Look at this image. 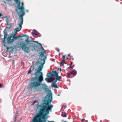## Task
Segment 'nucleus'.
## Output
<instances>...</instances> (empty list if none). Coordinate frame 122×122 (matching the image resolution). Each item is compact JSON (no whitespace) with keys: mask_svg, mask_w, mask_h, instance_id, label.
Masks as SVG:
<instances>
[{"mask_svg":"<svg viewBox=\"0 0 122 122\" xmlns=\"http://www.w3.org/2000/svg\"><path fill=\"white\" fill-rule=\"evenodd\" d=\"M39 61L38 62V64H40V65L39 66L37 70L34 73L35 76L38 75L39 74L41 75L38 77L39 81H37L36 77L32 79V81H33L31 83L30 85L31 89H33L34 91L36 92L42 90L40 89L39 86L41 84L40 82H41L43 80L42 73L41 71L43 68V65L45 63L44 59L41 60L40 59Z\"/></svg>","mask_w":122,"mask_h":122,"instance_id":"f257e3e1","label":"nucleus"},{"mask_svg":"<svg viewBox=\"0 0 122 122\" xmlns=\"http://www.w3.org/2000/svg\"><path fill=\"white\" fill-rule=\"evenodd\" d=\"M30 43H23L22 45H20L21 47L25 52H28L30 47H33V46H30Z\"/></svg>","mask_w":122,"mask_h":122,"instance_id":"f03ea898","label":"nucleus"},{"mask_svg":"<svg viewBox=\"0 0 122 122\" xmlns=\"http://www.w3.org/2000/svg\"><path fill=\"white\" fill-rule=\"evenodd\" d=\"M56 78V81L57 80H60L61 78L60 76H58V73L56 72L55 71L51 74L50 78L52 79L53 78L52 81H54Z\"/></svg>","mask_w":122,"mask_h":122,"instance_id":"7ed1b4c3","label":"nucleus"},{"mask_svg":"<svg viewBox=\"0 0 122 122\" xmlns=\"http://www.w3.org/2000/svg\"><path fill=\"white\" fill-rule=\"evenodd\" d=\"M38 44H40L41 46V51H42L43 52H42L41 53V56L40 57V58L41 57V58H39L38 59V61L36 62V63L37 64H38V62L39 61V60L40 59H41V60L44 59L45 61V59L46 58V57L44 55V54L45 53V50L43 48L42 46L41 45V44L40 43H39Z\"/></svg>","mask_w":122,"mask_h":122,"instance_id":"20e7f679","label":"nucleus"},{"mask_svg":"<svg viewBox=\"0 0 122 122\" xmlns=\"http://www.w3.org/2000/svg\"><path fill=\"white\" fill-rule=\"evenodd\" d=\"M38 32L35 30H33L32 35L34 37H38Z\"/></svg>","mask_w":122,"mask_h":122,"instance_id":"39448f33","label":"nucleus"},{"mask_svg":"<svg viewBox=\"0 0 122 122\" xmlns=\"http://www.w3.org/2000/svg\"><path fill=\"white\" fill-rule=\"evenodd\" d=\"M34 67L33 66H31L30 69L29 71L28 72V74H29V73L32 74L31 73H33V71L34 69Z\"/></svg>","mask_w":122,"mask_h":122,"instance_id":"423d86ee","label":"nucleus"},{"mask_svg":"<svg viewBox=\"0 0 122 122\" xmlns=\"http://www.w3.org/2000/svg\"><path fill=\"white\" fill-rule=\"evenodd\" d=\"M56 81H54L52 83V87L57 88V84H56Z\"/></svg>","mask_w":122,"mask_h":122,"instance_id":"0eeeda50","label":"nucleus"},{"mask_svg":"<svg viewBox=\"0 0 122 122\" xmlns=\"http://www.w3.org/2000/svg\"><path fill=\"white\" fill-rule=\"evenodd\" d=\"M51 76V75L50 76H49V77L48 78H46L45 79V80L46 81H48L49 82H51L52 81H52L53 79L52 78V79L50 78Z\"/></svg>","mask_w":122,"mask_h":122,"instance_id":"6e6552de","label":"nucleus"},{"mask_svg":"<svg viewBox=\"0 0 122 122\" xmlns=\"http://www.w3.org/2000/svg\"><path fill=\"white\" fill-rule=\"evenodd\" d=\"M11 36H10L8 37L7 38V41L8 43H11L12 42H11Z\"/></svg>","mask_w":122,"mask_h":122,"instance_id":"1a4fd4ad","label":"nucleus"},{"mask_svg":"<svg viewBox=\"0 0 122 122\" xmlns=\"http://www.w3.org/2000/svg\"><path fill=\"white\" fill-rule=\"evenodd\" d=\"M65 60L64 59H62L61 62L60 64V65L61 66H62L64 65V64H65Z\"/></svg>","mask_w":122,"mask_h":122,"instance_id":"9d476101","label":"nucleus"},{"mask_svg":"<svg viewBox=\"0 0 122 122\" xmlns=\"http://www.w3.org/2000/svg\"><path fill=\"white\" fill-rule=\"evenodd\" d=\"M20 37V36H18V37H14L13 39H11V42H13V41H14L15 40H17V39L18 37Z\"/></svg>","mask_w":122,"mask_h":122,"instance_id":"9b49d317","label":"nucleus"},{"mask_svg":"<svg viewBox=\"0 0 122 122\" xmlns=\"http://www.w3.org/2000/svg\"><path fill=\"white\" fill-rule=\"evenodd\" d=\"M62 116L64 117H66L67 116L66 113L64 112H62Z\"/></svg>","mask_w":122,"mask_h":122,"instance_id":"f8f14e48","label":"nucleus"},{"mask_svg":"<svg viewBox=\"0 0 122 122\" xmlns=\"http://www.w3.org/2000/svg\"><path fill=\"white\" fill-rule=\"evenodd\" d=\"M71 73V74L73 75H76V72L75 71H72Z\"/></svg>","mask_w":122,"mask_h":122,"instance_id":"ddd939ff","label":"nucleus"},{"mask_svg":"<svg viewBox=\"0 0 122 122\" xmlns=\"http://www.w3.org/2000/svg\"><path fill=\"white\" fill-rule=\"evenodd\" d=\"M5 36H6V35L5 34V36L4 37V38H3V43H4V44H5ZM4 46H5V47H6V48L7 49H8V47H7L6 46V45H4Z\"/></svg>","mask_w":122,"mask_h":122,"instance_id":"4468645a","label":"nucleus"},{"mask_svg":"<svg viewBox=\"0 0 122 122\" xmlns=\"http://www.w3.org/2000/svg\"><path fill=\"white\" fill-rule=\"evenodd\" d=\"M4 18H6V21L7 23V24L8 23V22L9 21V20L8 19V18L7 17H4Z\"/></svg>","mask_w":122,"mask_h":122,"instance_id":"2eb2a0df","label":"nucleus"},{"mask_svg":"<svg viewBox=\"0 0 122 122\" xmlns=\"http://www.w3.org/2000/svg\"><path fill=\"white\" fill-rule=\"evenodd\" d=\"M71 74V73H68L67 75V77L68 78H70V76Z\"/></svg>","mask_w":122,"mask_h":122,"instance_id":"dca6fc26","label":"nucleus"},{"mask_svg":"<svg viewBox=\"0 0 122 122\" xmlns=\"http://www.w3.org/2000/svg\"><path fill=\"white\" fill-rule=\"evenodd\" d=\"M73 68L71 66L69 67H68L67 69V70H71Z\"/></svg>","mask_w":122,"mask_h":122,"instance_id":"f3484780","label":"nucleus"},{"mask_svg":"<svg viewBox=\"0 0 122 122\" xmlns=\"http://www.w3.org/2000/svg\"><path fill=\"white\" fill-rule=\"evenodd\" d=\"M37 102H38L36 100L34 101L33 102L32 104V105H34L35 103H36Z\"/></svg>","mask_w":122,"mask_h":122,"instance_id":"a211bd4d","label":"nucleus"},{"mask_svg":"<svg viewBox=\"0 0 122 122\" xmlns=\"http://www.w3.org/2000/svg\"><path fill=\"white\" fill-rule=\"evenodd\" d=\"M29 38V37H28L27 38V39L25 40V41L27 42H29V41L28 40Z\"/></svg>","mask_w":122,"mask_h":122,"instance_id":"6ab92c4d","label":"nucleus"},{"mask_svg":"<svg viewBox=\"0 0 122 122\" xmlns=\"http://www.w3.org/2000/svg\"><path fill=\"white\" fill-rule=\"evenodd\" d=\"M65 57H66V55H65L63 56V57H63V59H64V60H65Z\"/></svg>","mask_w":122,"mask_h":122,"instance_id":"aec40b11","label":"nucleus"},{"mask_svg":"<svg viewBox=\"0 0 122 122\" xmlns=\"http://www.w3.org/2000/svg\"><path fill=\"white\" fill-rule=\"evenodd\" d=\"M3 85L1 84L0 83V88H1L3 87Z\"/></svg>","mask_w":122,"mask_h":122,"instance_id":"412c9836","label":"nucleus"},{"mask_svg":"<svg viewBox=\"0 0 122 122\" xmlns=\"http://www.w3.org/2000/svg\"><path fill=\"white\" fill-rule=\"evenodd\" d=\"M3 15L1 13H0V17L1 16H2Z\"/></svg>","mask_w":122,"mask_h":122,"instance_id":"4be33fe9","label":"nucleus"},{"mask_svg":"<svg viewBox=\"0 0 122 122\" xmlns=\"http://www.w3.org/2000/svg\"><path fill=\"white\" fill-rule=\"evenodd\" d=\"M85 119H82V120H81V121H84V120H85Z\"/></svg>","mask_w":122,"mask_h":122,"instance_id":"5701e85b","label":"nucleus"},{"mask_svg":"<svg viewBox=\"0 0 122 122\" xmlns=\"http://www.w3.org/2000/svg\"><path fill=\"white\" fill-rule=\"evenodd\" d=\"M33 41L36 43H38V42L37 41Z\"/></svg>","mask_w":122,"mask_h":122,"instance_id":"b1692460","label":"nucleus"},{"mask_svg":"<svg viewBox=\"0 0 122 122\" xmlns=\"http://www.w3.org/2000/svg\"><path fill=\"white\" fill-rule=\"evenodd\" d=\"M60 51V50L59 49H58L57 50V51L58 52H59Z\"/></svg>","mask_w":122,"mask_h":122,"instance_id":"393cba45","label":"nucleus"},{"mask_svg":"<svg viewBox=\"0 0 122 122\" xmlns=\"http://www.w3.org/2000/svg\"><path fill=\"white\" fill-rule=\"evenodd\" d=\"M70 54H69L68 55V56H70Z\"/></svg>","mask_w":122,"mask_h":122,"instance_id":"a878e982","label":"nucleus"},{"mask_svg":"<svg viewBox=\"0 0 122 122\" xmlns=\"http://www.w3.org/2000/svg\"><path fill=\"white\" fill-rule=\"evenodd\" d=\"M60 71H61V68H60Z\"/></svg>","mask_w":122,"mask_h":122,"instance_id":"bb28decb","label":"nucleus"},{"mask_svg":"<svg viewBox=\"0 0 122 122\" xmlns=\"http://www.w3.org/2000/svg\"><path fill=\"white\" fill-rule=\"evenodd\" d=\"M121 4H122V2H121Z\"/></svg>","mask_w":122,"mask_h":122,"instance_id":"cd10ccee","label":"nucleus"},{"mask_svg":"<svg viewBox=\"0 0 122 122\" xmlns=\"http://www.w3.org/2000/svg\"><path fill=\"white\" fill-rule=\"evenodd\" d=\"M28 10H26L27 12H28Z\"/></svg>","mask_w":122,"mask_h":122,"instance_id":"c85d7f7f","label":"nucleus"},{"mask_svg":"<svg viewBox=\"0 0 122 122\" xmlns=\"http://www.w3.org/2000/svg\"><path fill=\"white\" fill-rule=\"evenodd\" d=\"M64 122H67L65 121H64Z\"/></svg>","mask_w":122,"mask_h":122,"instance_id":"c756f323","label":"nucleus"},{"mask_svg":"<svg viewBox=\"0 0 122 122\" xmlns=\"http://www.w3.org/2000/svg\"><path fill=\"white\" fill-rule=\"evenodd\" d=\"M16 117H15V120Z\"/></svg>","mask_w":122,"mask_h":122,"instance_id":"7c9ffc66","label":"nucleus"},{"mask_svg":"<svg viewBox=\"0 0 122 122\" xmlns=\"http://www.w3.org/2000/svg\"><path fill=\"white\" fill-rule=\"evenodd\" d=\"M72 62H71V64H72Z\"/></svg>","mask_w":122,"mask_h":122,"instance_id":"2f4dec72","label":"nucleus"},{"mask_svg":"<svg viewBox=\"0 0 122 122\" xmlns=\"http://www.w3.org/2000/svg\"><path fill=\"white\" fill-rule=\"evenodd\" d=\"M58 96H60V95H59H59H58Z\"/></svg>","mask_w":122,"mask_h":122,"instance_id":"473e14b6","label":"nucleus"}]
</instances>
